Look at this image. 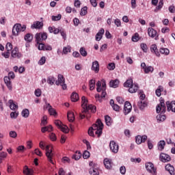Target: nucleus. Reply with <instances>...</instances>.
I'll use <instances>...</instances> for the list:
<instances>
[{"label":"nucleus","instance_id":"f257e3e1","mask_svg":"<svg viewBox=\"0 0 175 175\" xmlns=\"http://www.w3.org/2000/svg\"><path fill=\"white\" fill-rule=\"evenodd\" d=\"M81 100V107L82 109H83V111H82L83 113H80L79 117L81 120L84 119L85 117L89 118L90 116L88 114H90V111H91V113H95V111H96V107L92 105H88V100H87L84 96H82Z\"/></svg>","mask_w":175,"mask_h":175},{"label":"nucleus","instance_id":"f03ea898","mask_svg":"<svg viewBox=\"0 0 175 175\" xmlns=\"http://www.w3.org/2000/svg\"><path fill=\"white\" fill-rule=\"evenodd\" d=\"M102 131H103V123L100 120H97L96 124H94L88 130V135L90 136H95L94 131H95L96 135H98V137L102 135Z\"/></svg>","mask_w":175,"mask_h":175},{"label":"nucleus","instance_id":"7ed1b4c3","mask_svg":"<svg viewBox=\"0 0 175 175\" xmlns=\"http://www.w3.org/2000/svg\"><path fill=\"white\" fill-rule=\"evenodd\" d=\"M39 147L41 150H45L46 156L48 158V161L54 165V161H53V157H54V153L53 152V146L47 145L46 142L41 141L39 144Z\"/></svg>","mask_w":175,"mask_h":175},{"label":"nucleus","instance_id":"20e7f679","mask_svg":"<svg viewBox=\"0 0 175 175\" xmlns=\"http://www.w3.org/2000/svg\"><path fill=\"white\" fill-rule=\"evenodd\" d=\"M47 39V33H38L36 34V42L38 44V50H44V44L40 43L43 40Z\"/></svg>","mask_w":175,"mask_h":175},{"label":"nucleus","instance_id":"39448f33","mask_svg":"<svg viewBox=\"0 0 175 175\" xmlns=\"http://www.w3.org/2000/svg\"><path fill=\"white\" fill-rule=\"evenodd\" d=\"M96 91L97 92H101V98H105L107 95L106 93V81L105 79H102L101 81H98L96 83Z\"/></svg>","mask_w":175,"mask_h":175},{"label":"nucleus","instance_id":"423d86ee","mask_svg":"<svg viewBox=\"0 0 175 175\" xmlns=\"http://www.w3.org/2000/svg\"><path fill=\"white\" fill-rule=\"evenodd\" d=\"M27 29L25 25H21L20 23L15 24L12 27V35L13 36H18L20 32H24Z\"/></svg>","mask_w":175,"mask_h":175},{"label":"nucleus","instance_id":"0eeeda50","mask_svg":"<svg viewBox=\"0 0 175 175\" xmlns=\"http://www.w3.org/2000/svg\"><path fill=\"white\" fill-rule=\"evenodd\" d=\"M56 85H61L62 90H65L68 88V86L65 84V77L64 75L59 74L57 76V80L55 81Z\"/></svg>","mask_w":175,"mask_h":175},{"label":"nucleus","instance_id":"6e6552de","mask_svg":"<svg viewBox=\"0 0 175 175\" xmlns=\"http://www.w3.org/2000/svg\"><path fill=\"white\" fill-rule=\"evenodd\" d=\"M145 167L148 173H151L152 175H157V168L154 167V164L152 163L148 162L145 163Z\"/></svg>","mask_w":175,"mask_h":175},{"label":"nucleus","instance_id":"1a4fd4ad","mask_svg":"<svg viewBox=\"0 0 175 175\" xmlns=\"http://www.w3.org/2000/svg\"><path fill=\"white\" fill-rule=\"evenodd\" d=\"M148 35L150 38H154L155 40L159 39L158 32H157V30L154 29L152 27L148 28Z\"/></svg>","mask_w":175,"mask_h":175},{"label":"nucleus","instance_id":"9d476101","mask_svg":"<svg viewBox=\"0 0 175 175\" xmlns=\"http://www.w3.org/2000/svg\"><path fill=\"white\" fill-rule=\"evenodd\" d=\"M55 124L61 130L62 132H64V133H68V132H69V129L67 126L62 124V122L60 120H55Z\"/></svg>","mask_w":175,"mask_h":175},{"label":"nucleus","instance_id":"9b49d317","mask_svg":"<svg viewBox=\"0 0 175 175\" xmlns=\"http://www.w3.org/2000/svg\"><path fill=\"white\" fill-rule=\"evenodd\" d=\"M171 160L172 157H170V155L166 153H161L159 155V161H161V162L166 163V162H170Z\"/></svg>","mask_w":175,"mask_h":175},{"label":"nucleus","instance_id":"f8f14e48","mask_svg":"<svg viewBox=\"0 0 175 175\" xmlns=\"http://www.w3.org/2000/svg\"><path fill=\"white\" fill-rule=\"evenodd\" d=\"M109 148L111 152H113V154H117L118 152L119 147L118 144L116 143L114 141H111L109 143Z\"/></svg>","mask_w":175,"mask_h":175},{"label":"nucleus","instance_id":"ddd939ff","mask_svg":"<svg viewBox=\"0 0 175 175\" xmlns=\"http://www.w3.org/2000/svg\"><path fill=\"white\" fill-rule=\"evenodd\" d=\"M156 111L158 113L161 112V114H164L166 111V106L164 102H161L160 104L156 107Z\"/></svg>","mask_w":175,"mask_h":175},{"label":"nucleus","instance_id":"4468645a","mask_svg":"<svg viewBox=\"0 0 175 175\" xmlns=\"http://www.w3.org/2000/svg\"><path fill=\"white\" fill-rule=\"evenodd\" d=\"M131 111H132V105H131V103L126 101L124 107V114L126 116V114H129Z\"/></svg>","mask_w":175,"mask_h":175},{"label":"nucleus","instance_id":"2eb2a0df","mask_svg":"<svg viewBox=\"0 0 175 175\" xmlns=\"http://www.w3.org/2000/svg\"><path fill=\"white\" fill-rule=\"evenodd\" d=\"M146 140H147V135H137L135 137V143L137 144H142V143H145Z\"/></svg>","mask_w":175,"mask_h":175},{"label":"nucleus","instance_id":"dca6fc26","mask_svg":"<svg viewBox=\"0 0 175 175\" xmlns=\"http://www.w3.org/2000/svg\"><path fill=\"white\" fill-rule=\"evenodd\" d=\"M166 105L167 111H172V113H175V101H167Z\"/></svg>","mask_w":175,"mask_h":175},{"label":"nucleus","instance_id":"f3484780","mask_svg":"<svg viewBox=\"0 0 175 175\" xmlns=\"http://www.w3.org/2000/svg\"><path fill=\"white\" fill-rule=\"evenodd\" d=\"M11 57L12 58H21L22 55L18 52V48L15 47L11 53Z\"/></svg>","mask_w":175,"mask_h":175},{"label":"nucleus","instance_id":"a211bd4d","mask_svg":"<svg viewBox=\"0 0 175 175\" xmlns=\"http://www.w3.org/2000/svg\"><path fill=\"white\" fill-rule=\"evenodd\" d=\"M3 80L7 88H8L10 91H12L13 85H12V81H10V78L9 77H5Z\"/></svg>","mask_w":175,"mask_h":175},{"label":"nucleus","instance_id":"6ab92c4d","mask_svg":"<svg viewBox=\"0 0 175 175\" xmlns=\"http://www.w3.org/2000/svg\"><path fill=\"white\" fill-rule=\"evenodd\" d=\"M105 33V29L101 28L98 32L96 34L95 39L96 42H99L101 40L102 38H103V34Z\"/></svg>","mask_w":175,"mask_h":175},{"label":"nucleus","instance_id":"aec40b11","mask_svg":"<svg viewBox=\"0 0 175 175\" xmlns=\"http://www.w3.org/2000/svg\"><path fill=\"white\" fill-rule=\"evenodd\" d=\"M42 27H43V23L36 21L31 25V29H40Z\"/></svg>","mask_w":175,"mask_h":175},{"label":"nucleus","instance_id":"412c9836","mask_svg":"<svg viewBox=\"0 0 175 175\" xmlns=\"http://www.w3.org/2000/svg\"><path fill=\"white\" fill-rule=\"evenodd\" d=\"M91 70H93V72H95V73H98L99 72V62H98V61L92 62Z\"/></svg>","mask_w":175,"mask_h":175},{"label":"nucleus","instance_id":"4be33fe9","mask_svg":"<svg viewBox=\"0 0 175 175\" xmlns=\"http://www.w3.org/2000/svg\"><path fill=\"white\" fill-rule=\"evenodd\" d=\"M46 109H48V111L51 116H57V111H55V109H54V108L50 105V103H46Z\"/></svg>","mask_w":175,"mask_h":175},{"label":"nucleus","instance_id":"5701e85b","mask_svg":"<svg viewBox=\"0 0 175 175\" xmlns=\"http://www.w3.org/2000/svg\"><path fill=\"white\" fill-rule=\"evenodd\" d=\"M151 53H154L157 57H159L161 55L159 54V51H158V48L157 47V44H152L150 46Z\"/></svg>","mask_w":175,"mask_h":175},{"label":"nucleus","instance_id":"b1692460","mask_svg":"<svg viewBox=\"0 0 175 175\" xmlns=\"http://www.w3.org/2000/svg\"><path fill=\"white\" fill-rule=\"evenodd\" d=\"M165 170L169 172L170 174L174 175V167L170 164H167L165 165Z\"/></svg>","mask_w":175,"mask_h":175},{"label":"nucleus","instance_id":"393cba45","mask_svg":"<svg viewBox=\"0 0 175 175\" xmlns=\"http://www.w3.org/2000/svg\"><path fill=\"white\" fill-rule=\"evenodd\" d=\"M165 146H166V142H165V140L159 141L157 144L158 150L159 151H163L165 148Z\"/></svg>","mask_w":175,"mask_h":175},{"label":"nucleus","instance_id":"a878e982","mask_svg":"<svg viewBox=\"0 0 175 175\" xmlns=\"http://www.w3.org/2000/svg\"><path fill=\"white\" fill-rule=\"evenodd\" d=\"M104 165L106 169H107L108 170H110V169H111V161H110V159H105Z\"/></svg>","mask_w":175,"mask_h":175},{"label":"nucleus","instance_id":"bb28decb","mask_svg":"<svg viewBox=\"0 0 175 175\" xmlns=\"http://www.w3.org/2000/svg\"><path fill=\"white\" fill-rule=\"evenodd\" d=\"M118 84H120V81L118 79L111 80L109 82V87L112 88H117L118 87Z\"/></svg>","mask_w":175,"mask_h":175},{"label":"nucleus","instance_id":"cd10ccee","mask_svg":"<svg viewBox=\"0 0 175 175\" xmlns=\"http://www.w3.org/2000/svg\"><path fill=\"white\" fill-rule=\"evenodd\" d=\"M137 90H139V86L137 85L133 84L129 88V92L131 94H135V92H137Z\"/></svg>","mask_w":175,"mask_h":175},{"label":"nucleus","instance_id":"c85d7f7f","mask_svg":"<svg viewBox=\"0 0 175 175\" xmlns=\"http://www.w3.org/2000/svg\"><path fill=\"white\" fill-rule=\"evenodd\" d=\"M156 120L157 122H163L166 120V116L163 114H159L156 116Z\"/></svg>","mask_w":175,"mask_h":175},{"label":"nucleus","instance_id":"c756f323","mask_svg":"<svg viewBox=\"0 0 175 175\" xmlns=\"http://www.w3.org/2000/svg\"><path fill=\"white\" fill-rule=\"evenodd\" d=\"M33 40V36L31 33H27L26 35H25L24 36V40H25V42H32V40Z\"/></svg>","mask_w":175,"mask_h":175},{"label":"nucleus","instance_id":"7c9ffc66","mask_svg":"<svg viewBox=\"0 0 175 175\" xmlns=\"http://www.w3.org/2000/svg\"><path fill=\"white\" fill-rule=\"evenodd\" d=\"M67 117L70 122H73V121H75V113H73L72 111H68L67 113Z\"/></svg>","mask_w":175,"mask_h":175},{"label":"nucleus","instance_id":"2f4dec72","mask_svg":"<svg viewBox=\"0 0 175 175\" xmlns=\"http://www.w3.org/2000/svg\"><path fill=\"white\" fill-rule=\"evenodd\" d=\"M138 107L140 110H144L146 107H147V102L146 101H140L138 103Z\"/></svg>","mask_w":175,"mask_h":175},{"label":"nucleus","instance_id":"473e14b6","mask_svg":"<svg viewBox=\"0 0 175 175\" xmlns=\"http://www.w3.org/2000/svg\"><path fill=\"white\" fill-rule=\"evenodd\" d=\"M89 173L91 175H99V171L97 167H91L89 170Z\"/></svg>","mask_w":175,"mask_h":175},{"label":"nucleus","instance_id":"72a5a7b5","mask_svg":"<svg viewBox=\"0 0 175 175\" xmlns=\"http://www.w3.org/2000/svg\"><path fill=\"white\" fill-rule=\"evenodd\" d=\"M8 103L10 104V109H11V110H16V109L18 107L17 105L14 104L13 100H9Z\"/></svg>","mask_w":175,"mask_h":175},{"label":"nucleus","instance_id":"f704fd0d","mask_svg":"<svg viewBox=\"0 0 175 175\" xmlns=\"http://www.w3.org/2000/svg\"><path fill=\"white\" fill-rule=\"evenodd\" d=\"M133 85V80L132 79H128L126 81V82L124 83V87L126 88H130V87Z\"/></svg>","mask_w":175,"mask_h":175},{"label":"nucleus","instance_id":"c9c22d12","mask_svg":"<svg viewBox=\"0 0 175 175\" xmlns=\"http://www.w3.org/2000/svg\"><path fill=\"white\" fill-rule=\"evenodd\" d=\"M23 173L27 175H32L33 174V170L28 168L27 166H25Z\"/></svg>","mask_w":175,"mask_h":175},{"label":"nucleus","instance_id":"e433bc0d","mask_svg":"<svg viewBox=\"0 0 175 175\" xmlns=\"http://www.w3.org/2000/svg\"><path fill=\"white\" fill-rule=\"evenodd\" d=\"M72 159L75 161H79L81 158V152L77 151L72 157Z\"/></svg>","mask_w":175,"mask_h":175},{"label":"nucleus","instance_id":"4c0bfd02","mask_svg":"<svg viewBox=\"0 0 175 175\" xmlns=\"http://www.w3.org/2000/svg\"><path fill=\"white\" fill-rule=\"evenodd\" d=\"M46 83H48L50 85H53L54 83H55V78H54L53 76L48 77Z\"/></svg>","mask_w":175,"mask_h":175},{"label":"nucleus","instance_id":"58836bf2","mask_svg":"<svg viewBox=\"0 0 175 175\" xmlns=\"http://www.w3.org/2000/svg\"><path fill=\"white\" fill-rule=\"evenodd\" d=\"M22 117L24 118H28L29 117V110L28 109H25L21 112Z\"/></svg>","mask_w":175,"mask_h":175},{"label":"nucleus","instance_id":"ea45409f","mask_svg":"<svg viewBox=\"0 0 175 175\" xmlns=\"http://www.w3.org/2000/svg\"><path fill=\"white\" fill-rule=\"evenodd\" d=\"M72 102H77L79 100V94L76 92H72L71 94Z\"/></svg>","mask_w":175,"mask_h":175},{"label":"nucleus","instance_id":"a19ab883","mask_svg":"<svg viewBox=\"0 0 175 175\" xmlns=\"http://www.w3.org/2000/svg\"><path fill=\"white\" fill-rule=\"evenodd\" d=\"M163 8V0H160L158 6L156 7L154 12L157 13L158 10H161Z\"/></svg>","mask_w":175,"mask_h":175},{"label":"nucleus","instance_id":"79ce46f5","mask_svg":"<svg viewBox=\"0 0 175 175\" xmlns=\"http://www.w3.org/2000/svg\"><path fill=\"white\" fill-rule=\"evenodd\" d=\"M144 72L146 74L150 73V72L152 73V72H154V68L151 66H146V68H145L144 70Z\"/></svg>","mask_w":175,"mask_h":175},{"label":"nucleus","instance_id":"37998d69","mask_svg":"<svg viewBox=\"0 0 175 175\" xmlns=\"http://www.w3.org/2000/svg\"><path fill=\"white\" fill-rule=\"evenodd\" d=\"M105 124L107 126H110L111 125V118L109 116H105Z\"/></svg>","mask_w":175,"mask_h":175},{"label":"nucleus","instance_id":"c03bdc74","mask_svg":"<svg viewBox=\"0 0 175 175\" xmlns=\"http://www.w3.org/2000/svg\"><path fill=\"white\" fill-rule=\"evenodd\" d=\"M162 91H163V87L159 86L158 88L155 91V94H156L157 96H159V97L161 96V92H162Z\"/></svg>","mask_w":175,"mask_h":175},{"label":"nucleus","instance_id":"a18cd8bd","mask_svg":"<svg viewBox=\"0 0 175 175\" xmlns=\"http://www.w3.org/2000/svg\"><path fill=\"white\" fill-rule=\"evenodd\" d=\"M161 54H164L165 55H169L170 51L166 48H161L160 49Z\"/></svg>","mask_w":175,"mask_h":175},{"label":"nucleus","instance_id":"49530a36","mask_svg":"<svg viewBox=\"0 0 175 175\" xmlns=\"http://www.w3.org/2000/svg\"><path fill=\"white\" fill-rule=\"evenodd\" d=\"M89 86H90V91L95 90V80H93V79L90 80L89 81Z\"/></svg>","mask_w":175,"mask_h":175},{"label":"nucleus","instance_id":"de8ad7c7","mask_svg":"<svg viewBox=\"0 0 175 175\" xmlns=\"http://www.w3.org/2000/svg\"><path fill=\"white\" fill-rule=\"evenodd\" d=\"M79 52L81 55H82V57H87L88 53L84 47H81L79 50Z\"/></svg>","mask_w":175,"mask_h":175},{"label":"nucleus","instance_id":"09e8293b","mask_svg":"<svg viewBox=\"0 0 175 175\" xmlns=\"http://www.w3.org/2000/svg\"><path fill=\"white\" fill-rule=\"evenodd\" d=\"M140 37L139 36V33H135V35L132 36L131 40L132 42H139Z\"/></svg>","mask_w":175,"mask_h":175},{"label":"nucleus","instance_id":"8fccbe9b","mask_svg":"<svg viewBox=\"0 0 175 175\" xmlns=\"http://www.w3.org/2000/svg\"><path fill=\"white\" fill-rule=\"evenodd\" d=\"M70 50H72L70 46H64L63 48V54H68V53H70Z\"/></svg>","mask_w":175,"mask_h":175},{"label":"nucleus","instance_id":"3c124183","mask_svg":"<svg viewBox=\"0 0 175 175\" xmlns=\"http://www.w3.org/2000/svg\"><path fill=\"white\" fill-rule=\"evenodd\" d=\"M61 17H62L61 14H59L57 16H52V21H59Z\"/></svg>","mask_w":175,"mask_h":175},{"label":"nucleus","instance_id":"603ef678","mask_svg":"<svg viewBox=\"0 0 175 175\" xmlns=\"http://www.w3.org/2000/svg\"><path fill=\"white\" fill-rule=\"evenodd\" d=\"M88 9V8H87V6H85L83 8H81V12H80L81 16H85V14H87Z\"/></svg>","mask_w":175,"mask_h":175},{"label":"nucleus","instance_id":"864d4df0","mask_svg":"<svg viewBox=\"0 0 175 175\" xmlns=\"http://www.w3.org/2000/svg\"><path fill=\"white\" fill-rule=\"evenodd\" d=\"M53 50V47L49 44H44V51H51Z\"/></svg>","mask_w":175,"mask_h":175},{"label":"nucleus","instance_id":"5fc2aeb1","mask_svg":"<svg viewBox=\"0 0 175 175\" xmlns=\"http://www.w3.org/2000/svg\"><path fill=\"white\" fill-rule=\"evenodd\" d=\"M46 64V57L42 56L38 61V65H44Z\"/></svg>","mask_w":175,"mask_h":175},{"label":"nucleus","instance_id":"6e6d98bb","mask_svg":"<svg viewBox=\"0 0 175 175\" xmlns=\"http://www.w3.org/2000/svg\"><path fill=\"white\" fill-rule=\"evenodd\" d=\"M5 49L7 51H10L13 49V45L10 42H8L5 45Z\"/></svg>","mask_w":175,"mask_h":175},{"label":"nucleus","instance_id":"4d7b16f0","mask_svg":"<svg viewBox=\"0 0 175 175\" xmlns=\"http://www.w3.org/2000/svg\"><path fill=\"white\" fill-rule=\"evenodd\" d=\"M107 68L109 70H114V69H116V64L114 63H109L108 64Z\"/></svg>","mask_w":175,"mask_h":175},{"label":"nucleus","instance_id":"13d9d810","mask_svg":"<svg viewBox=\"0 0 175 175\" xmlns=\"http://www.w3.org/2000/svg\"><path fill=\"white\" fill-rule=\"evenodd\" d=\"M90 152H88V150H85L83 153V158L84 159H88V157H90Z\"/></svg>","mask_w":175,"mask_h":175},{"label":"nucleus","instance_id":"bf43d9fd","mask_svg":"<svg viewBox=\"0 0 175 175\" xmlns=\"http://www.w3.org/2000/svg\"><path fill=\"white\" fill-rule=\"evenodd\" d=\"M147 144L149 150H152V148H154V145L152 144L151 139H148Z\"/></svg>","mask_w":175,"mask_h":175},{"label":"nucleus","instance_id":"052dcab7","mask_svg":"<svg viewBox=\"0 0 175 175\" xmlns=\"http://www.w3.org/2000/svg\"><path fill=\"white\" fill-rule=\"evenodd\" d=\"M141 49L143 50L144 53H147V50L148 49V47L147 46V44L142 43L141 44Z\"/></svg>","mask_w":175,"mask_h":175},{"label":"nucleus","instance_id":"680f3d73","mask_svg":"<svg viewBox=\"0 0 175 175\" xmlns=\"http://www.w3.org/2000/svg\"><path fill=\"white\" fill-rule=\"evenodd\" d=\"M10 136L12 137V139H16L17 137V133L14 131H12L10 132Z\"/></svg>","mask_w":175,"mask_h":175},{"label":"nucleus","instance_id":"e2e57ef3","mask_svg":"<svg viewBox=\"0 0 175 175\" xmlns=\"http://www.w3.org/2000/svg\"><path fill=\"white\" fill-rule=\"evenodd\" d=\"M120 172L122 174V175H125V174L126 173V168L125 167V166H121L120 167Z\"/></svg>","mask_w":175,"mask_h":175},{"label":"nucleus","instance_id":"0e129e2a","mask_svg":"<svg viewBox=\"0 0 175 175\" xmlns=\"http://www.w3.org/2000/svg\"><path fill=\"white\" fill-rule=\"evenodd\" d=\"M34 94H35L36 96L39 98V96H40L42 95V90L40 89H37L35 90Z\"/></svg>","mask_w":175,"mask_h":175},{"label":"nucleus","instance_id":"69168bd1","mask_svg":"<svg viewBox=\"0 0 175 175\" xmlns=\"http://www.w3.org/2000/svg\"><path fill=\"white\" fill-rule=\"evenodd\" d=\"M114 24L116 27H121V21L119 18H116L114 20Z\"/></svg>","mask_w":175,"mask_h":175},{"label":"nucleus","instance_id":"338daca9","mask_svg":"<svg viewBox=\"0 0 175 175\" xmlns=\"http://www.w3.org/2000/svg\"><path fill=\"white\" fill-rule=\"evenodd\" d=\"M10 117H11V118L16 119L17 117H18V112H11Z\"/></svg>","mask_w":175,"mask_h":175},{"label":"nucleus","instance_id":"774afa93","mask_svg":"<svg viewBox=\"0 0 175 175\" xmlns=\"http://www.w3.org/2000/svg\"><path fill=\"white\" fill-rule=\"evenodd\" d=\"M168 10H169L170 13H174L175 12V7H174V5H170L168 8Z\"/></svg>","mask_w":175,"mask_h":175}]
</instances>
